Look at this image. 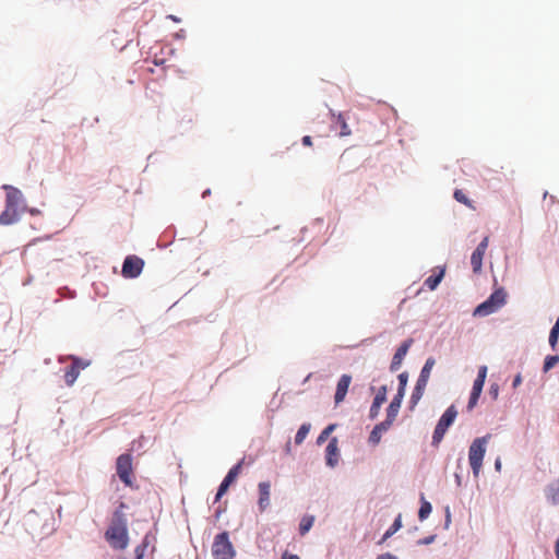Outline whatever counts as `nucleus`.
<instances>
[{
    "mask_svg": "<svg viewBox=\"0 0 559 559\" xmlns=\"http://www.w3.org/2000/svg\"><path fill=\"white\" fill-rule=\"evenodd\" d=\"M5 191L4 210L0 213V226H10L16 224L23 213L26 211L25 199L20 189L3 185Z\"/></svg>",
    "mask_w": 559,
    "mask_h": 559,
    "instance_id": "obj_1",
    "label": "nucleus"
},
{
    "mask_svg": "<svg viewBox=\"0 0 559 559\" xmlns=\"http://www.w3.org/2000/svg\"><path fill=\"white\" fill-rule=\"evenodd\" d=\"M124 503H121L119 509L114 513L111 524L107 530V539L111 547L116 549H124L129 544L127 515L123 512Z\"/></svg>",
    "mask_w": 559,
    "mask_h": 559,
    "instance_id": "obj_2",
    "label": "nucleus"
},
{
    "mask_svg": "<svg viewBox=\"0 0 559 559\" xmlns=\"http://www.w3.org/2000/svg\"><path fill=\"white\" fill-rule=\"evenodd\" d=\"M489 438L490 435L476 438L469 447L468 462L475 477L479 475V472L481 469L483 460L486 453V445L488 443Z\"/></svg>",
    "mask_w": 559,
    "mask_h": 559,
    "instance_id": "obj_3",
    "label": "nucleus"
},
{
    "mask_svg": "<svg viewBox=\"0 0 559 559\" xmlns=\"http://www.w3.org/2000/svg\"><path fill=\"white\" fill-rule=\"evenodd\" d=\"M507 302V293L503 288L496 289L484 302L474 310V316L486 317L503 307Z\"/></svg>",
    "mask_w": 559,
    "mask_h": 559,
    "instance_id": "obj_4",
    "label": "nucleus"
},
{
    "mask_svg": "<svg viewBox=\"0 0 559 559\" xmlns=\"http://www.w3.org/2000/svg\"><path fill=\"white\" fill-rule=\"evenodd\" d=\"M116 474L127 487L133 486V466L131 454L123 453L118 456L116 462Z\"/></svg>",
    "mask_w": 559,
    "mask_h": 559,
    "instance_id": "obj_5",
    "label": "nucleus"
},
{
    "mask_svg": "<svg viewBox=\"0 0 559 559\" xmlns=\"http://www.w3.org/2000/svg\"><path fill=\"white\" fill-rule=\"evenodd\" d=\"M212 554L215 559H233L235 552L226 532L216 535L212 546Z\"/></svg>",
    "mask_w": 559,
    "mask_h": 559,
    "instance_id": "obj_6",
    "label": "nucleus"
},
{
    "mask_svg": "<svg viewBox=\"0 0 559 559\" xmlns=\"http://www.w3.org/2000/svg\"><path fill=\"white\" fill-rule=\"evenodd\" d=\"M144 260L138 255H127L121 270V275L124 278H136L140 276L144 269Z\"/></svg>",
    "mask_w": 559,
    "mask_h": 559,
    "instance_id": "obj_7",
    "label": "nucleus"
},
{
    "mask_svg": "<svg viewBox=\"0 0 559 559\" xmlns=\"http://www.w3.org/2000/svg\"><path fill=\"white\" fill-rule=\"evenodd\" d=\"M486 376H487V367L486 366L479 367L477 378L474 381L473 389H472L471 396H469L468 404H467L468 411H472L477 405L478 399L481 394V391H483V388L485 384Z\"/></svg>",
    "mask_w": 559,
    "mask_h": 559,
    "instance_id": "obj_8",
    "label": "nucleus"
},
{
    "mask_svg": "<svg viewBox=\"0 0 559 559\" xmlns=\"http://www.w3.org/2000/svg\"><path fill=\"white\" fill-rule=\"evenodd\" d=\"M242 463L243 459L229 469V472L227 473L224 480L218 487L215 501H218L222 498V496L228 490V487L236 480V478L240 474Z\"/></svg>",
    "mask_w": 559,
    "mask_h": 559,
    "instance_id": "obj_9",
    "label": "nucleus"
},
{
    "mask_svg": "<svg viewBox=\"0 0 559 559\" xmlns=\"http://www.w3.org/2000/svg\"><path fill=\"white\" fill-rule=\"evenodd\" d=\"M413 344V338H407L406 341H404L400 347L396 349L393 358H392V361H391V365H390V370L392 372H395L400 369L402 362H403V359L404 357L406 356L408 349L411 348Z\"/></svg>",
    "mask_w": 559,
    "mask_h": 559,
    "instance_id": "obj_10",
    "label": "nucleus"
},
{
    "mask_svg": "<svg viewBox=\"0 0 559 559\" xmlns=\"http://www.w3.org/2000/svg\"><path fill=\"white\" fill-rule=\"evenodd\" d=\"M340 450H338V440L336 437H333L325 449V461L326 465L330 467H335L338 463Z\"/></svg>",
    "mask_w": 559,
    "mask_h": 559,
    "instance_id": "obj_11",
    "label": "nucleus"
},
{
    "mask_svg": "<svg viewBox=\"0 0 559 559\" xmlns=\"http://www.w3.org/2000/svg\"><path fill=\"white\" fill-rule=\"evenodd\" d=\"M87 365L83 364L79 358H73L72 364L67 367L64 371V381L67 385H72L78 379L81 369L85 368Z\"/></svg>",
    "mask_w": 559,
    "mask_h": 559,
    "instance_id": "obj_12",
    "label": "nucleus"
},
{
    "mask_svg": "<svg viewBox=\"0 0 559 559\" xmlns=\"http://www.w3.org/2000/svg\"><path fill=\"white\" fill-rule=\"evenodd\" d=\"M350 382H352V377L349 374H343L340 378L337 385H336V392L334 395V400H335L336 404H340L341 402L344 401Z\"/></svg>",
    "mask_w": 559,
    "mask_h": 559,
    "instance_id": "obj_13",
    "label": "nucleus"
},
{
    "mask_svg": "<svg viewBox=\"0 0 559 559\" xmlns=\"http://www.w3.org/2000/svg\"><path fill=\"white\" fill-rule=\"evenodd\" d=\"M386 401V386L382 385L372 402V405L370 407L369 416L371 419H374L380 412L381 405Z\"/></svg>",
    "mask_w": 559,
    "mask_h": 559,
    "instance_id": "obj_14",
    "label": "nucleus"
},
{
    "mask_svg": "<svg viewBox=\"0 0 559 559\" xmlns=\"http://www.w3.org/2000/svg\"><path fill=\"white\" fill-rule=\"evenodd\" d=\"M259 488V509L263 512L270 506V490L271 485L269 481H262L258 486Z\"/></svg>",
    "mask_w": 559,
    "mask_h": 559,
    "instance_id": "obj_15",
    "label": "nucleus"
},
{
    "mask_svg": "<svg viewBox=\"0 0 559 559\" xmlns=\"http://www.w3.org/2000/svg\"><path fill=\"white\" fill-rule=\"evenodd\" d=\"M456 416H457V411L454 405H451L443 413V415L441 416V418L438 421V425L448 429L453 424Z\"/></svg>",
    "mask_w": 559,
    "mask_h": 559,
    "instance_id": "obj_16",
    "label": "nucleus"
},
{
    "mask_svg": "<svg viewBox=\"0 0 559 559\" xmlns=\"http://www.w3.org/2000/svg\"><path fill=\"white\" fill-rule=\"evenodd\" d=\"M427 381H421V379H417L416 385L413 390L412 396H411V404L412 407H414L419 400L423 397L424 391L427 386Z\"/></svg>",
    "mask_w": 559,
    "mask_h": 559,
    "instance_id": "obj_17",
    "label": "nucleus"
},
{
    "mask_svg": "<svg viewBox=\"0 0 559 559\" xmlns=\"http://www.w3.org/2000/svg\"><path fill=\"white\" fill-rule=\"evenodd\" d=\"M546 497L552 504H559V478L548 485Z\"/></svg>",
    "mask_w": 559,
    "mask_h": 559,
    "instance_id": "obj_18",
    "label": "nucleus"
},
{
    "mask_svg": "<svg viewBox=\"0 0 559 559\" xmlns=\"http://www.w3.org/2000/svg\"><path fill=\"white\" fill-rule=\"evenodd\" d=\"M444 276V270L441 269L438 274L430 275L424 282V285L430 290H435Z\"/></svg>",
    "mask_w": 559,
    "mask_h": 559,
    "instance_id": "obj_19",
    "label": "nucleus"
},
{
    "mask_svg": "<svg viewBox=\"0 0 559 559\" xmlns=\"http://www.w3.org/2000/svg\"><path fill=\"white\" fill-rule=\"evenodd\" d=\"M402 401H403V397H399L397 395H395L393 397V400L391 401V403L386 409V416L390 417V419L396 418L400 407H401V404H402Z\"/></svg>",
    "mask_w": 559,
    "mask_h": 559,
    "instance_id": "obj_20",
    "label": "nucleus"
},
{
    "mask_svg": "<svg viewBox=\"0 0 559 559\" xmlns=\"http://www.w3.org/2000/svg\"><path fill=\"white\" fill-rule=\"evenodd\" d=\"M484 255V252L477 250L473 251L471 257V264L474 273H479L481 271Z\"/></svg>",
    "mask_w": 559,
    "mask_h": 559,
    "instance_id": "obj_21",
    "label": "nucleus"
},
{
    "mask_svg": "<svg viewBox=\"0 0 559 559\" xmlns=\"http://www.w3.org/2000/svg\"><path fill=\"white\" fill-rule=\"evenodd\" d=\"M336 118V123L340 127V136H348L352 134V130L349 129L346 119L343 114L334 115Z\"/></svg>",
    "mask_w": 559,
    "mask_h": 559,
    "instance_id": "obj_22",
    "label": "nucleus"
},
{
    "mask_svg": "<svg viewBox=\"0 0 559 559\" xmlns=\"http://www.w3.org/2000/svg\"><path fill=\"white\" fill-rule=\"evenodd\" d=\"M435 362H436L435 359L432 357H429L426 360V362H425V365H424V367H423V369L420 371V374H419L418 379H421V381H427L428 382L429 377H430V372H431V370H432V368L435 366Z\"/></svg>",
    "mask_w": 559,
    "mask_h": 559,
    "instance_id": "obj_23",
    "label": "nucleus"
},
{
    "mask_svg": "<svg viewBox=\"0 0 559 559\" xmlns=\"http://www.w3.org/2000/svg\"><path fill=\"white\" fill-rule=\"evenodd\" d=\"M402 527V516L401 514L397 515V518L394 520L391 527L384 533L381 543L390 538L393 534H395L400 528Z\"/></svg>",
    "mask_w": 559,
    "mask_h": 559,
    "instance_id": "obj_24",
    "label": "nucleus"
},
{
    "mask_svg": "<svg viewBox=\"0 0 559 559\" xmlns=\"http://www.w3.org/2000/svg\"><path fill=\"white\" fill-rule=\"evenodd\" d=\"M559 340V318L556 320L549 333V345L556 349Z\"/></svg>",
    "mask_w": 559,
    "mask_h": 559,
    "instance_id": "obj_25",
    "label": "nucleus"
},
{
    "mask_svg": "<svg viewBox=\"0 0 559 559\" xmlns=\"http://www.w3.org/2000/svg\"><path fill=\"white\" fill-rule=\"evenodd\" d=\"M310 428H311L310 424H302L299 427V429H298V431H297V433L295 436V443L296 444L299 445V444H301L304 442V440L307 438V436H308V433L310 431Z\"/></svg>",
    "mask_w": 559,
    "mask_h": 559,
    "instance_id": "obj_26",
    "label": "nucleus"
},
{
    "mask_svg": "<svg viewBox=\"0 0 559 559\" xmlns=\"http://www.w3.org/2000/svg\"><path fill=\"white\" fill-rule=\"evenodd\" d=\"M152 538L150 535H145L142 543L135 548L136 559H143L146 548L150 546Z\"/></svg>",
    "mask_w": 559,
    "mask_h": 559,
    "instance_id": "obj_27",
    "label": "nucleus"
},
{
    "mask_svg": "<svg viewBox=\"0 0 559 559\" xmlns=\"http://www.w3.org/2000/svg\"><path fill=\"white\" fill-rule=\"evenodd\" d=\"M432 507L430 502L426 501L424 497H421V504L418 511V518L420 521L426 520L431 513Z\"/></svg>",
    "mask_w": 559,
    "mask_h": 559,
    "instance_id": "obj_28",
    "label": "nucleus"
},
{
    "mask_svg": "<svg viewBox=\"0 0 559 559\" xmlns=\"http://www.w3.org/2000/svg\"><path fill=\"white\" fill-rule=\"evenodd\" d=\"M313 522H314V518L313 516H304L301 519V521H300V524H299V533H300V535L307 534L310 531V528L312 527Z\"/></svg>",
    "mask_w": 559,
    "mask_h": 559,
    "instance_id": "obj_29",
    "label": "nucleus"
},
{
    "mask_svg": "<svg viewBox=\"0 0 559 559\" xmlns=\"http://www.w3.org/2000/svg\"><path fill=\"white\" fill-rule=\"evenodd\" d=\"M399 379V389H397V393L396 395L399 397H404V394H405V388H406V384H407V380H408V374L407 372H402L399 374L397 377Z\"/></svg>",
    "mask_w": 559,
    "mask_h": 559,
    "instance_id": "obj_30",
    "label": "nucleus"
},
{
    "mask_svg": "<svg viewBox=\"0 0 559 559\" xmlns=\"http://www.w3.org/2000/svg\"><path fill=\"white\" fill-rule=\"evenodd\" d=\"M447 430H448L447 428L437 424L433 435H432V444L438 445L441 442V440L443 439Z\"/></svg>",
    "mask_w": 559,
    "mask_h": 559,
    "instance_id": "obj_31",
    "label": "nucleus"
},
{
    "mask_svg": "<svg viewBox=\"0 0 559 559\" xmlns=\"http://www.w3.org/2000/svg\"><path fill=\"white\" fill-rule=\"evenodd\" d=\"M559 362V356L558 355H549L545 358L543 371L548 372L550 369H552Z\"/></svg>",
    "mask_w": 559,
    "mask_h": 559,
    "instance_id": "obj_32",
    "label": "nucleus"
},
{
    "mask_svg": "<svg viewBox=\"0 0 559 559\" xmlns=\"http://www.w3.org/2000/svg\"><path fill=\"white\" fill-rule=\"evenodd\" d=\"M336 425L335 424H331L329 425L328 427H325L321 433L319 435V437L317 438V443L320 445L322 444L323 442H325V440L330 437V435L332 433V431L335 429Z\"/></svg>",
    "mask_w": 559,
    "mask_h": 559,
    "instance_id": "obj_33",
    "label": "nucleus"
},
{
    "mask_svg": "<svg viewBox=\"0 0 559 559\" xmlns=\"http://www.w3.org/2000/svg\"><path fill=\"white\" fill-rule=\"evenodd\" d=\"M453 197L457 202H460L468 207H473L471 200L466 197V194L463 192V190L456 189L454 191Z\"/></svg>",
    "mask_w": 559,
    "mask_h": 559,
    "instance_id": "obj_34",
    "label": "nucleus"
},
{
    "mask_svg": "<svg viewBox=\"0 0 559 559\" xmlns=\"http://www.w3.org/2000/svg\"><path fill=\"white\" fill-rule=\"evenodd\" d=\"M395 419H390V417L386 416L385 420L381 421L380 424L376 425L374 428L377 430L381 431V433L388 431Z\"/></svg>",
    "mask_w": 559,
    "mask_h": 559,
    "instance_id": "obj_35",
    "label": "nucleus"
},
{
    "mask_svg": "<svg viewBox=\"0 0 559 559\" xmlns=\"http://www.w3.org/2000/svg\"><path fill=\"white\" fill-rule=\"evenodd\" d=\"M382 433L373 427L369 436V442L373 445L378 444L381 440Z\"/></svg>",
    "mask_w": 559,
    "mask_h": 559,
    "instance_id": "obj_36",
    "label": "nucleus"
},
{
    "mask_svg": "<svg viewBox=\"0 0 559 559\" xmlns=\"http://www.w3.org/2000/svg\"><path fill=\"white\" fill-rule=\"evenodd\" d=\"M488 243H489V237L486 236L480 242L479 245L477 246V248L475 250L477 251H480V252H486L487 248H488Z\"/></svg>",
    "mask_w": 559,
    "mask_h": 559,
    "instance_id": "obj_37",
    "label": "nucleus"
},
{
    "mask_svg": "<svg viewBox=\"0 0 559 559\" xmlns=\"http://www.w3.org/2000/svg\"><path fill=\"white\" fill-rule=\"evenodd\" d=\"M489 393L491 394V396L493 399H497L498 394H499V386H498V384H491Z\"/></svg>",
    "mask_w": 559,
    "mask_h": 559,
    "instance_id": "obj_38",
    "label": "nucleus"
},
{
    "mask_svg": "<svg viewBox=\"0 0 559 559\" xmlns=\"http://www.w3.org/2000/svg\"><path fill=\"white\" fill-rule=\"evenodd\" d=\"M302 144H304L305 146H311V145H312V139H311V136H310V135H305V136L302 138Z\"/></svg>",
    "mask_w": 559,
    "mask_h": 559,
    "instance_id": "obj_39",
    "label": "nucleus"
},
{
    "mask_svg": "<svg viewBox=\"0 0 559 559\" xmlns=\"http://www.w3.org/2000/svg\"><path fill=\"white\" fill-rule=\"evenodd\" d=\"M521 382H522V377H521V374H516V376H515V378H514V380H513V383H512L513 388L519 386V385L521 384Z\"/></svg>",
    "mask_w": 559,
    "mask_h": 559,
    "instance_id": "obj_40",
    "label": "nucleus"
},
{
    "mask_svg": "<svg viewBox=\"0 0 559 559\" xmlns=\"http://www.w3.org/2000/svg\"><path fill=\"white\" fill-rule=\"evenodd\" d=\"M377 559H397L394 555L392 554H383V555H380Z\"/></svg>",
    "mask_w": 559,
    "mask_h": 559,
    "instance_id": "obj_41",
    "label": "nucleus"
},
{
    "mask_svg": "<svg viewBox=\"0 0 559 559\" xmlns=\"http://www.w3.org/2000/svg\"><path fill=\"white\" fill-rule=\"evenodd\" d=\"M282 559H299V557L297 555H292V554H288V552H284L283 556H282Z\"/></svg>",
    "mask_w": 559,
    "mask_h": 559,
    "instance_id": "obj_42",
    "label": "nucleus"
},
{
    "mask_svg": "<svg viewBox=\"0 0 559 559\" xmlns=\"http://www.w3.org/2000/svg\"><path fill=\"white\" fill-rule=\"evenodd\" d=\"M501 466H502V464H501V460L498 457V459L496 460V462H495V468H496V471H497V472H500V471H501Z\"/></svg>",
    "mask_w": 559,
    "mask_h": 559,
    "instance_id": "obj_43",
    "label": "nucleus"
},
{
    "mask_svg": "<svg viewBox=\"0 0 559 559\" xmlns=\"http://www.w3.org/2000/svg\"><path fill=\"white\" fill-rule=\"evenodd\" d=\"M555 552H556L557 559H559V536H558V539L556 542Z\"/></svg>",
    "mask_w": 559,
    "mask_h": 559,
    "instance_id": "obj_44",
    "label": "nucleus"
},
{
    "mask_svg": "<svg viewBox=\"0 0 559 559\" xmlns=\"http://www.w3.org/2000/svg\"><path fill=\"white\" fill-rule=\"evenodd\" d=\"M433 540V536L427 537L423 540V544H429Z\"/></svg>",
    "mask_w": 559,
    "mask_h": 559,
    "instance_id": "obj_45",
    "label": "nucleus"
},
{
    "mask_svg": "<svg viewBox=\"0 0 559 559\" xmlns=\"http://www.w3.org/2000/svg\"><path fill=\"white\" fill-rule=\"evenodd\" d=\"M345 159H346V155H345V153H344V154H342V155H341V157H340V163H341V164H343V163L345 162Z\"/></svg>",
    "mask_w": 559,
    "mask_h": 559,
    "instance_id": "obj_46",
    "label": "nucleus"
},
{
    "mask_svg": "<svg viewBox=\"0 0 559 559\" xmlns=\"http://www.w3.org/2000/svg\"><path fill=\"white\" fill-rule=\"evenodd\" d=\"M29 212H31V214H33V215L37 213V211H35V210H31Z\"/></svg>",
    "mask_w": 559,
    "mask_h": 559,
    "instance_id": "obj_47",
    "label": "nucleus"
}]
</instances>
